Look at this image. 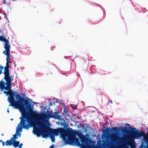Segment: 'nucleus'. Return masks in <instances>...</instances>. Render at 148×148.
I'll use <instances>...</instances> for the list:
<instances>
[{
    "label": "nucleus",
    "mask_w": 148,
    "mask_h": 148,
    "mask_svg": "<svg viewBox=\"0 0 148 148\" xmlns=\"http://www.w3.org/2000/svg\"><path fill=\"white\" fill-rule=\"evenodd\" d=\"M122 131L124 136L130 135L131 132H134V136L130 137L127 140H125L124 139H122L120 137L118 136V138L115 137H113L111 138L110 136H106V138L107 139V143L108 145L110 146H118L121 145L122 143H125L127 142L128 141H130L131 142L134 141L135 139H139L142 136V135L144 134V132L141 130H137L136 128L130 127V129L127 128L126 127H121L119 128Z\"/></svg>",
    "instance_id": "1"
},
{
    "label": "nucleus",
    "mask_w": 148,
    "mask_h": 148,
    "mask_svg": "<svg viewBox=\"0 0 148 148\" xmlns=\"http://www.w3.org/2000/svg\"><path fill=\"white\" fill-rule=\"evenodd\" d=\"M11 86H12L11 85ZM6 85H5L4 87H3L1 88L0 87V89L1 91L3 92L4 94L6 95V96H8V100L9 103H10L11 101H13V103H16L18 105H22L24 104H26V101L23 97H21L19 95H17L15 96V99L14 100V97H15V94L16 92H14L11 89L12 88V86L11 88L9 89V90L5 89V87H6Z\"/></svg>",
    "instance_id": "2"
},
{
    "label": "nucleus",
    "mask_w": 148,
    "mask_h": 148,
    "mask_svg": "<svg viewBox=\"0 0 148 148\" xmlns=\"http://www.w3.org/2000/svg\"><path fill=\"white\" fill-rule=\"evenodd\" d=\"M9 65L8 61H7L6 66L4 68V71L3 74L4 77L3 79L0 81V87L2 88L4 87L5 85H6L5 89L9 90L11 88V83L13 80V78L10 76L9 73Z\"/></svg>",
    "instance_id": "3"
},
{
    "label": "nucleus",
    "mask_w": 148,
    "mask_h": 148,
    "mask_svg": "<svg viewBox=\"0 0 148 148\" xmlns=\"http://www.w3.org/2000/svg\"><path fill=\"white\" fill-rule=\"evenodd\" d=\"M70 131L69 134L67 137L65 136V139L64 140V145H69L73 146H78L81 147L80 141H77L76 140V136Z\"/></svg>",
    "instance_id": "4"
},
{
    "label": "nucleus",
    "mask_w": 148,
    "mask_h": 148,
    "mask_svg": "<svg viewBox=\"0 0 148 148\" xmlns=\"http://www.w3.org/2000/svg\"><path fill=\"white\" fill-rule=\"evenodd\" d=\"M42 114L46 117L44 119L45 120L47 121H48L49 119L50 118H54L55 119H58L61 120L63 119L61 118L60 116L58 115V112H55L52 114L49 112V111H47V112H44L42 113ZM47 126H50L48 121L47 122Z\"/></svg>",
    "instance_id": "5"
},
{
    "label": "nucleus",
    "mask_w": 148,
    "mask_h": 148,
    "mask_svg": "<svg viewBox=\"0 0 148 148\" xmlns=\"http://www.w3.org/2000/svg\"><path fill=\"white\" fill-rule=\"evenodd\" d=\"M53 132L55 136H58L59 133L60 134V137L63 140L64 142V140L65 139V137H67V136L69 134L70 131H72L73 130L71 128H69L66 130H60L59 131L53 129Z\"/></svg>",
    "instance_id": "6"
},
{
    "label": "nucleus",
    "mask_w": 148,
    "mask_h": 148,
    "mask_svg": "<svg viewBox=\"0 0 148 148\" xmlns=\"http://www.w3.org/2000/svg\"><path fill=\"white\" fill-rule=\"evenodd\" d=\"M31 118L30 117L27 118L26 115L25 119L21 120L19 123L18 125L20 127H21L22 128L28 130L29 129V126L31 125Z\"/></svg>",
    "instance_id": "7"
},
{
    "label": "nucleus",
    "mask_w": 148,
    "mask_h": 148,
    "mask_svg": "<svg viewBox=\"0 0 148 148\" xmlns=\"http://www.w3.org/2000/svg\"><path fill=\"white\" fill-rule=\"evenodd\" d=\"M25 107V113H21L22 114V116L20 118V119H21V120H24L25 119V115L26 113L28 111L32 110H33V105H32L31 103L29 101H27V103L25 104L24 106Z\"/></svg>",
    "instance_id": "8"
},
{
    "label": "nucleus",
    "mask_w": 148,
    "mask_h": 148,
    "mask_svg": "<svg viewBox=\"0 0 148 148\" xmlns=\"http://www.w3.org/2000/svg\"><path fill=\"white\" fill-rule=\"evenodd\" d=\"M10 104L9 105V106H12L16 109H18L20 112L23 113H25V109L24 105L25 104H23L22 105H16V103H13V101H11V102L10 103Z\"/></svg>",
    "instance_id": "9"
},
{
    "label": "nucleus",
    "mask_w": 148,
    "mask_h": 148,
    "mask_svg": "<svg viewBox=\"0 0 148 148\" xmlns=\"http://www.w3.org/2000/svg\"><path fill=\"white\" fill-rule=\"evenodd\" d=\"M23 129L22 127H20L18 125L16 127V132L15 134L13 135V137H12L11 139L12 140H15L16 139H18V137H20L21 135V132H22Z\"/></svg>",
    "instance_id": "10"
},
{
    "label": "nucleus",
    "mask_w": 148,
    "mask_h": 148,
    "mask_svg": "<svg viewBox=\"0 0 148 148\" xmlns=\"http://www.w3.org/2000/svg\"><path fill=\"white\" fill-rule=\"evenodd\" d=\"M82 143L84 145H89V147L88 148H96V147L95 145L92 144V143H93L92 140H89L82 141Z\"/></svg>",
    "instance_id": "11"
},
{
    "label": "nucleus",
    "mask_w": 148,
    "mask_h": 148,
    "mask_svg": "<svg viewBox=\"0 0 148 148\" xmlns=\"http://www.w3.org/2000/svg\"><path fill=\"white\" fill-rule=\"evenodd\" d=\"M4 42L5 43V44L4 45L5 46L4 47L5 48V50L3 51V53H10V47L8 40H5Z\"/></svg>",
    "instance_id": "12"
},
{
    "label": "nucleus",
    "mask_w": 148,
    "mask_h": 148,
    "mask_svg": "<svg viewBox=\"0 0 148 148\" xmlns=\"http://www.w3.org/2000/svg\"><path fill=\"white\" fill-rule=\"evenodd\" d=\"M116 128L114 127H111V130H112L114 131V133L112 132V133L116 134V135H120V130L117 128L116 127Z\"/></svg>",
    "instance_id": "13"
},
{
    "label": "nucleus",
    "mask_w": 148,
    "mask_h": 148,
    "mask_svg": "<svg viewBox=\"0 0 148 148\" xmlns=\"http://www.w3.org/2000/svg\"><path fill=\"white\" fill-rule=\"evenodd\" d=\"M49 135L51 139V141L53 143L55 142V135L53 132H50L49 133Z\"/></svg>",
    "instance_id": "14"
},
{
    "label": "nucleus",
    "mask_w": 148,
    "mask_h": 148,
    "mask_svg": "<svg viewBox=\"0 0 148 148\" xmlns=\"http://www.w3.org/2000/svg\"><path fill=\"white\" fill-rule=\"evenodd\" d=\"M20 141H17L16 140H12V144L13 146L15 148H16L18 146Z\"/></svg>",
    "instance_id": "15"
},
{
    "label": "nucleus",
    "mask_w": 148,
    "mask_h": 148,
    "mask_svg": "<svg viewBox=\"0 0 148 148\" xmlns=\"http://www.w3.org/2000/svg\"><path fill=\"white\" fill-rule=\"evenodd\" d=\"M35 127L37 129L40 130H43L44 128L43 125L38 123L36 124L35 125Z\"/></svg>",
    "instance_id": "16"
},
{
    "label": "nucleus",
    "mask_w": 148,
    "mask_h": 148,
    "mask_svg": "<svg viewBox=\"0 0 148 148\" xmlns=\"http://www.w3.org/2000/svg\"><path fill=\"white\" fill-rule=\"evenodd\" d=\"M12 139H11L10 140H7L6 142L5 143V144L6 146H11L12 144Z\"/></svg>",
    "instance_id": "17"
},
{
    "label": "nucleus",
    "mask_w": 148,
    "mask_h": 148,
    "mask_svg": "<svg viewBox=\"0 0 148 148\" xmlns=\"http://www.w3.org/2000/svg\"><path fill=\"white\" fill-rule=\"evenodd\" d=\"M97 145L98 148H102L103 143L101 142V141H98Z\"/></svg>",
    "instance_id": "18"
},
{
    "label": "nucleus",
    "mask_w": 148,
    "mask_h": 148,
    "mask_svg": "<svg viewBox=\"0 0 148 148\" xmlns=\"http://www.w3.org/2000/svg\"><path fill=\"white\" fill-rule=\"evenodd\" d=\"M10 53H3L4 55H6L7 56V57L6 58V60L7 61H8L9 60L10 57Z\"/></svg>",
    "instance_id": "19"
},
{
    "label": "nucleus",
    "mask_w": 148,
    "mask_h": 148,
    "mask_svg": "<svg viewBox=\"0 0 148 148\" xmlns=\"http://www.w3.org/2000/svg\"><path fill=\"white\" fill-rule=\"evenodd\" d=\"M8 40L5 38V36H0V40L1 41H3L4 42L5 40Z\"/></svg>",
    "instance_id": "20"
},
{
    "label": "nucleus",
    "mask_w": 148,
    "mask_h": 148,
    "mask_svg": "<svg viewBox=\"0 0 148 148\" xmlns=\"http://www.w3.org/2000/svg\"><path fill=\"white\" fill-rule=\"evenodd\" d=\"M33 133L34 135H36L38 133V131L37 129L34 128L33 131Z\"/></svg>",
    "instance_id": "21"
},
{
    "label": "nucleus",
    "mask_w": 148,
    "mask_h": 148,
    "mask_svg": "<svg viewBox=\"0 0 148 148\" xmlns=\"http://www.w3.org/2000/svg\"><path fill=\"white\" fill-rule=\"evenodd\" d=\"M70 106L73 110H75L76 109L77 106L75 105L71 104L70 105Z\"/></svg>",
    "instance_id": "22"
},
{
    "label": "nucleus",
    "mask_w": 148,
    "mask_h": 148,
    "mask_svg": "<svg viewBox=\"0 0 148 148\" xmlns=\"http://www.w3.org/2000/svg\"><path fill=\"white\" fill-rule=\"evenodd\" d=\"M53 100L54 102H56V103H60V101L58 99L55 98H53Z\"/></svg>",
    "instance_id": "23"
},
{
    "label": "nucleus",
    "mask_w": 148,
    "mask_h": 148,
    "mask_svg": "<svg viewBox=\"0 0 148 148\" xmlns=\"http://www.w3.org/2000/svg\"><path fill=\"white\" fill-rule=\"evenodd\" d=\"M108 129H109V131H110V129L109 128H108ZM109 132V131L106 130H105L103 132V134H105L106 133H107Z\"/></svg>",
    "instance_id": "24"
},
{
    "label": "nucleus",
    "mask_w": 148,
    "mask_h": 148,
    "mask_svg": "<svg viewBox=\"0 0 148 148\" xmlns=\"http://www.w3.org/2000/svg\"><path fill=\"white\" fill-rule=\"evenodd\" d=\"M0 142L2 144V146H4L5 145V142H4L2 140H0Z\"/></svg>",
    "instance_id": "25"
},
{
    "label": "nucleus",
    "mask_w": 148,
    "mask_h": 148,
    "mask_svg": "<svg viewBox=\"0 0 148 148\" xmlns=\"http://www.w3.org/2000/svg\"><path fill=\"white\" fill-rule=\"evenodd\" d=\"M46 133H43L42 134V137L43 138H45L46 137Z\"/></svg>",
    "instance_id": "26"
},
{
    "label": "nucleus",
    "mask_w": 148,
    "mask_h": 148,
    "mask_svg": "<svg viewBox=\"0 0 148 148\" xmlns=\"http://www.w3.org/2000/svg\"><path fill=\"white\" fill-rule=\"evenodd\" d=\"M48 103L49 104V106H53V103H51V102H48Z\"/></svg>",
    "instance_id": "27"
},
{
    "label": "nucleus",
    "mask_w": 148,
    "mask_h": 148,
    "mask_svg": "<svg viewBox=\"0 0 148 148\" xmlns=\"http://www.w3.org/2000/svg\"><path fill=\"white\" fill-rule=\"evenodd\" d=\"M3 68V67L1 66V65H0V70L2 71Z\"/></svg>",
    "instance_id": "28"
},
{
    "label": "nucleus",
    "mask_w": 148,
    "mask_h": 148,
    "mask_svg": "<svg viewBox=\"0 0 148 148\" xmlns=\"http://www.w3.org/2000/svg\"><path fill=\"white\" fill-rule=\"evenodd\" d=\"M27 101H30L31 102H32V101L31 99H30V98H27Z\"/></svg>",
    "instance_id": "29"
},
{
    "label": "nucleus",
    "mask_w": 148,
    "mask_h": 148,
    "mask_svg": "<svg viewBox=\"0 0 148 148\" xmlns=\"http://www.w3.org/2000/svg\"><path fill=\"white\" fill-rule=\"evenodd\" d=\"M23 144L22 143H21V144L19 143V145H18V146H19L20 147H22V146H23Z\"/></svg>",
    "instance_id": "30"
},
{
    "label": "nucleus",
    "mask_w": 148,
    "mask_h": 148,
    "mask_svg": "<svg viewBox=\"0 0 148 148\" xmlns=\"http://www.w3.org/2000/svg\"><path fill=\"white\" fill-rule=\"evenodd\" d=\"M49 148H54V145H52L50 146L49 147Z\"/></svg>",
    "instance_id": "31"
},
{
    "label": "nucleus",
    "mask_w": 148,
    "mask_h": 148,
    "mask_svg": "<svg viewBox=\"0 0 148 148\" xmlns=\"http://www.w3.org/2000/svg\"><path fill=\"white\" fill-rule=\"evenodd\" d=\"M67 112V111H66V110L65 109V108H64V112L66 113V112Z\"/></svg>",
    "instance_id": "32"
},
{
    "label": "nucleus",
    "mask_w": 148,
    "mask_h": 148,
    "mask_svg": "<svg viewBox=\"0 0 148 148\" xmlns=\"http://www.w3.org/2000/svg\"><path fill=\"white\" fill-rule=\"evenodd\" d=\"M3 4L5 3V0H3Z\"/></svg>",
    "instance_id": "33"
},
{
    "label": "nucleus",
    "mask_w": 148,
    "mask_h": 148,
    "mask_svg": "<svg viewBox=\"0 0 148 148\" xmlns=\"http://www.w3.org/2000/svg\"><path fill=\"white\" fill-rule=\"evenodd\" d=\"M3 73L2 71L1 70H0V75L2 74Z\"/></svg>",
    "instance_id": "34"
},
{
    "label": "nucleus",
    "mask_w": 148,
    "mask_h": 148,
    "mask_svg": "<svg viewBox=\"0 0 148 148\" xmlns=\"http://www.w3.org/2000/svg\"><path fill=\"white\" fill-rule=\"evenodd\" d=\"M55 102H53V104L54 105H55Z\"/></svg>",
    "instance_id": "35"
},
{
    "label": "nucleus",
    "mask_w": 148,
    "mask_h": 148,
    "mask_svg": "<svg viewBox=\"0 0 148 148\" xmlns=\"http://www.w3.org/2000/svg\"><path fill=\"white\" fill-rule=\"evenodd\" d=\"M41 122H45V121H41Z\"/></svg>",
    "instance_id": "36"
},
{
    "label": "nucleus",
    "mask_w": 148,
    "mask_h": 148,
    "mask_svg": "<svg viewBox=\"0 0 148 148\" xmlns=\"http://www.w3.org/2000/svg\"><path fill=\"white\" fill-rule=\"evenodd\" d=\"M8 112V113H9V110H8H8H7V111Z\"/></svg>",
    "instance_id": "37"
},
{
    "label": "nucleus",
    "mask_w": 148,
    "mask_h": 148,
    "mask_svg": "<svg viewBox=\"0 0 148 148\" xmlns=\"http://www.w3.org/2000/svg\"><path fill=\"white\" fill-rule=\"evenodd\" d=\"M110 102L111 103H112V101L111 100H110Z\"/></svg>",
    "instance_id": "38"
},
{
    "label": "nucleus",
    "mask_w": 148,
    "mask_h": 148,
    "mask_svg": "<svg viewBox=\"0 0 148 148\" xmlns=\"http://www.w3.org/2000/svg\"><path fill=\"white\" fill-rule=\"evenodd\" d=\"M62 105L63 106H64L65 105L64 103H62Z\"/></svg>",
    "instance_id": "39"
},
{
    "label": "nucleus",
    "mask_w": 148,
    "mask_h": 148,
    "mask_svg": "<svg viewBox=\"0 0 148 148\" xmlns=\"http://www.w3.org/2000/svg\"><path fill=\"white\" fill-rule=\"evenodd\" d=\"M18 148H22V147H20L19 146H18Z\"/></svg>",
    "instance_id": "40"
},
{
    "label": "nucleus",
    "mask_w": 148,
    "mask_h": 148,
    "mask_svg": "<svg viewBox=\"0 0 148 148\" xmlns=\"http://www.w3.org/2000/svg\"><path fill=\"white\" fill-rule=\"evenodd\" d=\"M10 120H11V121H12V120H13V119H10Z\"/></svg>",
    "instance_id": "41"
},
{
    "label": "nucleus",
    "mask_w": 148,
    "mask_h": 148,
    "mask_svg": "<svg viewBox=\"0 0 148 148\" xmlns=\"http://www.w3.org/2000/svg\"><path fill=\"white\" fill-rule=\"evenodd\" d=\"M4 18H6V16H5L4 17Z\"/></svg>",
    "instance_id": "42"
},
{
    "label": "nucleus",
    "mask_w": 148,
    "mask_h": 148,
    "mask_svg": "<svg viewBox=\"0 0 148 148\" xmlns=\"http://www.w3.org/2000/svg\"><path fill=\"white\" fill-rule=\"evenodd\" d=\"M1 135L2 136H3V134H1Z\"/></svg>",
    "instance_id": "43"
},
{
    "label": "nucleus",
    "mask_w": 148,
    "mask_h": 148,
    "mask_svg": "<svg viewBox=\"0 0 148 148\" xmlns=\"http://www.w3.org/2000/svg\"><path fill=\"white\" fill-rule=\"evenodd\" d=\"M83 136H84V137H85V136L84 135H83Z\"/></svg>",
    "instance_id": "44"
},
{
    "label": "nucleus",
    "mask_w": 148,
    "mask_h": 148,
    "mask_svg": "<svg viewBox=\"0 0 148 148\" xmlns=\"http://www.w3.org/2000/svg\"><path fill=\"white\" fill-rule=\"evenodd\" d=\"M33 103H34L35 102H33Z\"/></svg>",
    "instance_id": "45"
},
{
    "label": "nucleus",
    "mask_w": 148,
    "mask_h": 148,
    "mask_svg": "<svg viewBox=\"0 0 148 148\" xmlns=\"http://www.w3.org/2000/svg\"><path fill=\"white\" fill-rule=\"evenodd\" d=\"M0 94H2V93H0Z\"/></svg>",
    "instance_id": "46"
}]
</instances>
